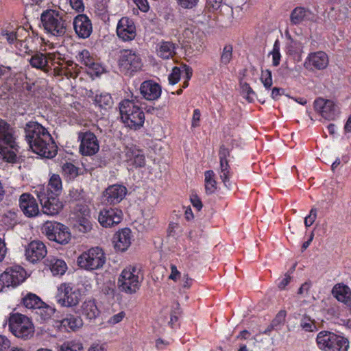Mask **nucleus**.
Wrapping results in <instances>:
<instances>
[{
	"mask_svg": "<svg viewBox=\"0 0 351 351\" xmlns=\"http://www.w3.org/2000/svg\"><path fill=\"white\" fill-rule=\"evenodd\" d=\"M82 291L71 283H62L58 287L56 300L58 304L64 307L77 306L82 299Z\"/></svg>",
	"mask_w": 351,
	"mask_h": 351,
	"instance_id": "9d476101",
	"label": "nucleus"
},
{
	"mask_svg": "<svg viewBox=\"0 0 351 351\" xmlns=\"http://www.w3.org/2000/svg\"><path fill=\"white\" fill-rule=\"evenodd\" d=\"M45 264L49 267L53 275H62L67 269V265L64 261L54 256L48 257Z\"/></svg>",
	"mask_w": 351,
	"mask_h": 351,
	"instance_id": "473e14b6",
	"label": "nucleus"
},
{
	"mask_svg": "<svg viewBox=\"0 0 351 351\" xmlns=\"http://www.w3.org/2000/svg\"><path fill=\"white\" fill-rule=\"evenodd\" d=\"M204 185L206 194H213L217 190V182L215 180V174L213 170L206 171L204 172Z\"/></svg>",
	"mask_w": 351,
	"mask_h": 351,
	"instance_id": "c9c22d12",
	"label": "nucleus"
},
{
	"mask_svg": "<svg viewBox=\"0 0 351 351\" xmlns=\"http://www.w3.org/2000/svg\"><path fill=\"white\" fill-rule=\"evenodd\" d=\"M184 42L188 44L191 49L198 52L203 50V33L195 26H190L184 29L182 33Z\"/></svg>",
	"mask_w": 351,
	"mask_h": 351,
	"instance_id": "f3484780",
	"label": "nucleus"
},
{
	"mask_svg": "<svg viewBox=\"0 0 351 351\" xmlns=\"http://www.w3.org/2000/svg\"><path fill=\"white\" fill-rule=\"evenodd\" d=\"M133 1L141 11L146 12L149 10V6L147 0H133Z\"/></svg>",
	"mask_w": 351,
	"mask_h": 351,
	"instance_id": "052dcab7",
	"label": "nucleus"
},
{
	"mask_svg": "<svg viewBox=\"0 0 351 351\" xmlns=\"http://www.w3.org/2000/svg\"><path fill=\"white\" fill-rule=\"evenodd\" d=\"M170 268L171 274L169 276V278L173 281H177V280L180 277V272L178 270L176 266L174 265H171Z\"/></svg>",
	"mask_w": 351,
	"mask_h": 351,
	"instance_id": "0e129e2a",
	"label": "nucleus"
},
{
	"mask_svg": "<svg viewBox=\"0 0 351 351\" xmlns=\"http://www.w3.org/2000/svg\"><path fill=\"white\" fill-rule=\"evenodd\" d=\"M80 139V152L84 156H92L96 154L99 149V142L96 136L86 132L79 135Z\"/></svg>",
	"mask_w": 351,
	"mask_h": 351,
	"instance_id": "6ab92c4d",
	"label": "nucleus"
},
{
	"mask_svg": "<svg viewBox=\"0 0 351 351\" xmlns=\"http://www.w3.org/2000/svg\"><path fill=\"white\" fill-rule=\"evenodd\" d=\"M117 63L120 72L128 76L140 71L143 65L140 54L133 49L121 50Z\"/></svg>",
	"mask_w": 351,
	"mask_h": 351,
	"instance_id": "0eeeda50",
	"label": "nucleus"
},
{
	"mask_svg": "<svg viewBox=\"0 0 351 351\" xmlns=\"http://www.w3.org/2000/svg\"><path fill=\"white\" fill-rule=\"evenodd\" d=\"M8 327L16 337L23 340L30 339L35 332L34 326L31 319L26 315L18 313L10 314Z\"/></svg>",
	"mask_w": 351,
	"mask_h": 351,
	"instance_id": "423d86ee",
	"label": "nucleus"
},
{
	"mask_svg": "<svg viewBox=\"0 0 351 351\" xmlns=\"http://www.w3.org/2000/svg\"><path fill=\"white\" fill-rule=\"evenodd\" d=\"M125 156L128 166L138 168L143 167L145 165V158L143 151L136 146L126 147Z\"/></svg>",
	"mask_w": 351,
	"mask_h": 351,
	"instance_id": "393cba45",
	"label": "nucleus"
},
{
	"mask_svg": "<svg viewBox=\"0 0 351 351\" xmlns=\"http://www.w3.org/2000/svg\"><path fill=\"white\" fill-rule=\"evenodd\" d=\"M118 38L123 42L133 40L136 36V28L134 21L128 17H122L117 25Z\"/></svg>",
	"mask_w": 351,
	"mask_h": 351,
	"instance_id": "dca6fc26",
	"label": "nucleus"
},
{
	"mask_svg": "<svg viewBox=\"0 0 351 351\" xmlns=\"http://www.w3.org/2000/svg\"><path fill=\"white\" fill-rule=\"evenodd\" d=\"M73 28L75 34L80 38H88L92 32V23L85 14H78L73 19Z\"/></svg>",
	"mask_w": 351,
	"mask_h": 351,
	"instance_id": "4be33fe9",
	"label": "nucleus"
},
{
	"mask_svg": "<svg viewBox=\"0 0 351 351\" xmlns=\"http://www.w3.org/2000/svg\"><path fill=\"white\" fill-rule=\"evenodd\" d=\"M315 20V14L307 8L296 7L290 14V21L293 25H298Z\"/></svg>",
	"mask_w": 351,
	"mask_h": 351,
	"instance_id": "bb28decb",
	"label": "nucleus"
},
{
	"mask_svg": "<svg viewBox=\"0 0 351 351\" xmlns=\"http://www.w3.org/2000/svg\"><path fill=\"white\" fill-rule=\"evenodd\" d=\"M23 32H25L23 28H19L16 32H3L2 33V36L8 42V43L15 45L16 43V40L19 38V34Z\"/></svg>",
	"mask_w": 351,
	"mask_h": 351,
	"instance_id": "de8ad7c7",
	"label": "nucleus"
},
{
	"mask_svg": "<svg viewBox=\"0 0 351 351\" xmlns=\"http://www.w3.org/2000/svg\"><path fill=\"white\" fill-rule=\"evenodd\" d=\"M201 117V112L199 109L193 110L191 125L193 128H196L199 125V121Z\"/></svg>",
	"mask_w": 351,
	"mask_h": 351,
	"instance_id": "e2e57ef3",
	"label": "nucleus"
},
{
	"mask_svg": "<svg viewBox=\"0 0 351 351\" xmlns=\"http://www.w3.org/2000/svg\"><path fill=\"white\" fill-rule=\"evenodd\" d=\"M95 102L98 106L107 108L112 104V99L110 94L104 93L97 95Z\"/></svg>",
	"mask_w": 351,
	"mask_h": 351,
	"instance_id": "ea45409f",
	"label": "nucleus"
},
{
	"mask_svg": "<svg viewBox=\"0 0 351 351\" xmlns=\"http://www.w3.org/2000/svg\"><path fill=\"white\" fill-rule=\"evenodd\" d=\"M57 323L59 324L58 327L60 330L67 332L76 331L83 326V321L82 318L73 315H69Z\"/></svg>",
	"mask_w": 351,
	"mask_h": 351,
	"instance_id": "c756f323",
	"label": "nucleus"
},
{
	"mask_svg": "<svg viewBox=\"0 0 351 351\" xmlns=\"http://www.w3.org/2000/svg\"><path fill=\"white\" fill-rule=\"evenodd\" d=\"M260 80L265 89L269 90L273 84L271 71L269 69L261 70Z\"/></svg>",
	"mask_w": 351,
	"mask_h": 351,
	"instance_id": "79ce46f5",
	"label": "nucleus"
},
{
	"mask_svg": "<svg viewBox=\"0 0 351 351\" xmlns=\"http://www.w3.org/2000/svg\"><path fill=\"white\" fill-rule=\"evenodd\" d=\"M69 2L72 9L79 12L84 11V5L83 0H70Z\"/></svg>",
	"mask_w": 351,
	"mask_h": 351,
	"instance_id": "13d9d810",
	"label": "nucleus"
},
{
	"mask_svg": "<svg viewBox=\"0 0 351 351\" xmlns=\"http://www.w3.org/2000/svg\"><path fill=\"white\" fill-rule=\"evenodd\" d=\"M319 348L325 351H347L349 342L343 337L329 331H321L317 336Z\"/></svg>",
	"mask_w": 351,
	"mask_h": 351,
	"instance_id": "1a4fd4ad",
	"label": "nucleus"
},
{
	"mask_svg": "<svg viewBox=\"0 0 351 351\" xmlns=\"http://www.w3.org/2000/svg\"><path fill=\"white\" fill-rule=\"evenodd\" d=\"M45 245L40 241L35 240L30 242L25 248L26 258L32 263L42 260L47 255Z\"/></svg>",
	"mask_w": 351,
	"mask_h": 351,
	"instance_id": "412c9836",
	"label": "nucleus"
},
{
	"mask_svg": "<svg viewBox=\"0 0 351 351\" xmlns=\"http://www.w3.org/2000/svg\"><path fill=\"white\" fill-rule=\"evenodd\" d=\"M143 279L144 275L140 267L129 265L119 274L117 286L121 291L134 294L140 289Z\"/></svg>",
	"mask_w": 351,
	"mask_h": 351,
	"instance_id": "7ed1b4c3",
	"label": "nucleus"
},
{
	"mask_svg": "<svg viewBox=\"0 0 351 351\" xmlns=\"http://www.w3.org/2000/svg\"><path fill=\"white\" fill-rule=\"evenodd\" d=\"M232 58V47L231 45H226L222 51L220 63L222 65L228 64Z\"/></svg>",
	"mask_w": 351,
	"mask_h": 351,
	"instance_id": "c03bdc74",
	"label": "nucleus"
},
{
	"mask_svg": "<svg viewBox=\"0 0 351 351\" xmlns=\"http://www.w3.org/2000/svg\"><path fill=\"white\" fill-rule=\"evenodd\" d=\"M220 162H227V157L229 156V150L224 146H221L219 152Z\"/></svg>",
	"mask_w": 351,
	"mask_h": 351,
	"instance_id": "338daca9",
	"label": "nucleus"
},
{
	"mask_svg": "<svg viewBox=\"0 0 351 351\" xmlns=\"http://www.w3.org/2000/svg\"><path fill=\"white\" fill-rule=\"evenodd\" d=\"M62 189V180L59 175L53 174L49 181L48 186L46 188V191L48 190L50 194L58 195Z\"/></svg>",
	"mask_w": 351,
	"mask_h": 351,
	"instance_id": "e433bc0d",
	"label": "nucleus"
},
{
	"mask_svg": "<svg viewBox=\"0 0 351 351\" xmlns=\"http://www.w3.org/2000/svg\"><path fill=\"white\" fill-rule=\"evenodd\" d=\"M291 279V276L288 273L285 274L284 278L279 282L278 287L280 289H284L286 287V286L290 282Z\"/></svg>",
	"mask_w": 351,
	"mask_h": 351,
	"instance_id": "774afa93",
	"label": "nucleus"
},
{
	"mask_svg": "<svg viewBox=\"0 0 351 351\" xmlns=\"http://www.w3.org/2000/svg\"><path fill=\"white\" fill-rule=\"evenodd\" d=\"M106 261L101 248L95 247L83 252L77 258V264L86 270L98 269L103 267Z\"/></svg>",
	"mask_w": 351,
	"mask_h": 351,
	"instance_id": "9b49d317",
	"label": "nucleus"
},
{
	"mask_svg": "<svg viewBox=\"0 0 351 351\" xmlns=\"http://www.w3.org/2000/svg\"><path fill=\"white\" fill-rule=\"evenodd\" d=\"M27 39H20L19 38L18 40H16V43L15 44L16 48L21 53H27L30 50L29 49V47L27 46Z\"/></svg>",
	"mask_w": 351,
	"mask_h": 351,
	"instance_id": "3c124183",
	"label": "nucleus"
},
{
	"mask_svg": "<svg viewBox=\"0 0 351 351\" xmlns=\"http://www.w3.org/2000/svg\"><path fill=\"white\" fill-rule=\"evenodd\" d=\"M62 174L68 180H71L78 176V169L70 162L64 164L62 167Z\"/></svg>",
	"mask_w": 351,
	"mask_h": 351,
	"instance_id": "58836bf2",
	"label": "nucleus"
},
{
	"mask_svg": "<svg viewBox=\"0 0 351 351\" xmlns=\"http://www.w3.org/2000/svg\"><path fill=\"white\" fill-rule=\"evenodd\" d=\"M8 148L12 150L10 152L8 160L14 162L16 157L14 151L18 148L16 131L5 120L0 119V154L4 155Z\"/></svg>",
	"mask_w": 351,
	"mask_h": 351,
	"instance_id": "6e6552de",
	"label": "nucleus"
},
{
	"mask_svg": "<svg viewBox=\"0 0 351 351\" xmlns=\"http://www.w3.org/2000/svg\"><path fill=\"white\" fill-rule=\"evenodd\" d=\"M127 189L120 184H113L108 186L105 192L104 197L109 204H117L120 202L125 196Z\"/></svg>",
	"mask_w": 351,
	"mask_h": 351,
	"instance_id": "cd10ccee",
	"label": "nucleus"
},
{
	"mask_svg": "<svg viewBox=\"0 0 351 351\" xmlns=\"http://www.w3.org/2000/svg\"><path fill=\"white\" fill-rule=\"evenodd\" d=\"M119 112L123 123L134 130L141 128L145 122V114L134 100L124 99L119 104Z\"/></svg>",
	"mask_w": 351,
	"mask_h": 351,
	"instance_id": "20e7f679",
	"label": "nucleus"
},
{
	"mask_svg": "<svg viewBox=\"0 0 351 351\" xmlns=\"http://www.w3.org/2000/svg\"><path fill=\"white\" fill-rule=\"evenodd\" d=\"M183 69H184V82H183V86L182 87L184 88H186L188 86H189V80L192 77V74H193V71L191 69V68L186 64L183 65Z\"/></svg>",
	"mask_w": 351,
	"mask_h": 351,
	"instance_id": "6e6d98bb",
	"label": "nucleus"
},
{
	"mask_svg": "<svg viewBox=\"0 0 351 351\" xmlns=\"http://www.w3.org/2000/svg\"><path fill=\"white\" fill-rule=\"evenodd\" d=\"M181 75L183 77L184 75L183 66L181 67H174L169 75V84L172 85L176 84L180 80Z\"/></svg>",
	"mask_w": 351,
	"mask_h": 351,
	"instance_id": "49530a36",
	"label": "nucleus"
},
{
	"mask_svg": "<svg viewBox=\"0 0 351 351\" xmlns=\"http://www.w3.org/2000/svg\"><path fill=\"white\" fill-rule=\"evenodd\" d=\"M30 64L45 73L51 72L53 76L63 79L75 78L79 73L77 65L73 61H65L64 58L58 51L36 53L29 60Z\"/></svg>",
	"mask_w": 351,
	"mask_h": 351,
	"instance_id": "f257e3e1",
	"label": "nucleus"
},
{
	"mask_svg": "<svg viewBox=\"0 0 351 351\" xmlns=\"http://www.w3.org/2000/svg\"><path fill=\"white\" fill-rule=\"evenodd\" d=\"M272 55V64L274 66H277L280 64L281 55L280 52V43L276 40L274 44L273 49L271 52Z\"/></svg>",
	"mask_w": 351,
	"mask_h": 351,
	"instance_id": "8fccbe9b",
	"label": "nucleus"
},
{
	"mask_svg": "<svg viewBox=\"0 0 351 351\" xmlns=\"http://www.w3.org/2000/svg\"><path fill=\"white\" fill-rule=\"evenodd\" d=\"M333 296L339 301L344 304L351 298V291L348 286L344 284H337L332 290Z\"/></svg>",
	"mask_w": 351,
	"mask_h": 351,
	"instance_id": "72a5a7b5",
	"label": "nucleus"
},
{
	"mask_svg": "<svg viewBox=\"0 0 351 351\" xmlns=\"http://www.w3.org/2000/svg\"><path fill=\"white\" fill-rule=\"evenodd\" d=\"M35 191L44 214L53 216L61 211L63 204L58 198L57 195L50 194L48 190L46 191L44 186H38Z\"/></svg>",
	"mask_w": 351,
	"mask_h": 351,
	"instance_id": "f8f14e48",
	"label": "nucleus"
},
{
	"mask_svg": "<svg viewBox=\"0 0 351 351\" xmlns=\"http://www.w3.org/2000/svg\"><path fill=\"white\" fill-rule=\"evenodd\" d=\"M10 346V340L5 336L0 335V351H5Z\"/></svg>",
	"mask_w": 351,
	"mask_h": 351,
	"instance_id": "69168bd1",
	"label": "nucleus"
},
{
	"mask_svg": "<svg viewBox=\"0 0 351 351\" xmlns=\"http://www.w3.org/2000/svg\"><path fill=\"white\" fill-rule=\"evenodd\" d=\"M82 314L87 319L91 320L95 319L99 314V311L95 300H88L82 305Z\"/></svg>",
	"mask_w": 351,
	"mask_h": 351,
	"instance_id": "f704fd0d",
	"label": "nucleus"
},
{
	"mask_svg": "<svg viewBox=\"0 0 351 351\" xmlns=\"http://www.w3.org/2000/svg\"><path fill=\"white\" fill-rule=\"evenodd\" d=\"M191 202L197 210L199 211L202 208V203L200 198L196 194H192L190 197Z\"/></svg>",
	"mask_w": 351,
	"mask_h": 351,
	"instance_id": "bf43d9fd",
	"label": "nucleus"
},
{
	"mask_svg": "<svg viewBox=\"0 0 351 351\" xmlns=\"http://www.w3.org/2000/svg\"><path fill=\"white\" fill-rule=\"evenodd\" d=\"M125 313L123 311L119 312L117 314L112 315L108 320V323L110 325H115L119 322H121L125 317Z\"/></svg>",
	"mask_w": 351,
	"mask_h": 351,
	"instance_id": "4d7b16f0",
	"label": "nucleus"
},
{
	"mask_svg": "<svg viewBox=\"0 0 351 351\" xmlns=\"http://www.w3.org/2000/svg\"><path fill=\"white\" fill-rule=\"evenodd\" d=\"M19 206L24 215L28 217H35L39 214L38 205L31 194H22L19 199Z\"/></svg>",
	"mask_w": 351,
	"mask_h": 351,
	"instance_id": "5701e85b",
	"label": "nucleus"
},
{
	"mask_svg": "<svg viewBox=\"0 0 351 351\" xmlns=\"http://www.w3.org/2000/svg\"><path fill=\"white\" fill-rule=\"evenodd\" d=\"M286 315L287 312L285 310L280 311L271 322L273 326L277 327L278 326L283 324L285 320Z\"/></svg>",
	"mask_w": 351,
	"mask_h": 351,
	"instance_id": "603ef678",
	"label": "nucleus"
},
{
	"mask_svg": "<svg viewBox=\"0 0 351 351\" xmlns=\"http://www.w3.org/2000/svg\"><path fill=\"white\" fill-rule=\"evenodd\" d=\"M178 7L184 10H193L199 4V0H175Z\"/></svg>",
	"mask_w": 351,
	"mask_h": 351,
	"instance_id": "09e8293b",
	"label": "nucleus"
},
{
	"mask_svg": "<svg viewBox=\"0 0 351 351\" xmlns=\"http://www.w3.org/2000/svg\"><path fill=\"white\" fill-rule=\"evenodd\" d=\"M24 130L25 140L33 152L47 158L56 155L58 147L48 130L41 124L29 121Z\"/></svg>",
	"mask_w": 351,
	"mask_h": 351,
	"instance_id": "f03ea898",
	"label": "nucleus"
},
{
	"mask_svg": "<svg viewBox=\"0 0 351 351\" xmlns=\"http://www.w3.org/2000/svg\"><path fill=\"white\" fill-rule=\"evenodd\" d=\"M132 241V232L129 228H123L118 231L113 237L114 248L117 250L124 252L130 246Z\"/></svg>",
	"mask_w": 351,
	"mask_h": 351,
	"instance_id": "c85d7f7f",
	"label": "nucleus"
},
{
	"mask_svg": "<svg viewBox=\"0 0 351 351\" xmlns=\"http://www.w3.org/2000/svg\"><path fill=\"white\" fill-rule=\"evenodd\" d=\"M176 44L171 41H160L156 45V54L162 59H169L176 55Z\"/></svg>",
	"mask_w": 351,
	"mask_h": 351,
	"instance_id": "7c9ffc66",
	"label": "nucleus"
},
{
	"mask_svg": "<svg viewBox=\"0 0 351 351\" xmlns=\"http://www.w3.org/2000/svg\"><path fill=\"white\" fill-rule=\"evenodd\" d=\"M300 327L306 332H313L317 330V326L314 319L309 316L304 315L300 320Z\"/></svg>",
	"mask_w": 351,
	"mask_h": 351,
	"instance_id": "a19ab883",
	"label": "nucleus"
},
{
	"mask_svg": "<svg viewBox=\"0 0 351 351\" xmlns=\"http://www.w3.org/2000/svg\"><path fill=\"white\" fill-rule=\"evenodd\" d=\"M313 105L315 112L327 120H334L339 113V108L330 99L319 97L314 101Z\"/></svg>",
	"mask_w": 351,
	"mask_h": 351,
	"instance_id": "2eb2a0df",
	"label": "nucleus"
},
{
	"mask_svg": "<svg viewBox=\"0 0 351 351\" xmlns=\"http://www.w3.org/2000/svg\"><path fill=\"white\" fill-rule=\"evenodd\" d=\"M223 3V0H206V7L213 10L219 9Z\"/></svg>",
	"mask_w": 351,
	"mask_h": 351,
	"instance_id": "680f3d73",
	"label": "nucleus"
},
{
	"mask_svg": "<svg viewBox=\"0 0 351 351\" xmlns=\"http://www.w3.org/2000/svg\"><path fill=\"white\" fill-rule=\"evenodd\" d=\"M219 176L224 185L230 189L231 187V184L230 182V178L231 177V173L230 171V166L227 162H220V171H219Z\"/></svg>",
	"mask_w": 351,
	"mask_h": 351,
	"instance_id": "4c0bfd02",
	"label": "nucleus"
},
{
	"mask_svg": "<svg viewBox=\"0 0 351 351\" xmlns=\"http://www.w3.org/2000/svg\"><path fill=\"white\" fill-rule=\"evenodd\" d=\"M123 219L121 210L115 208H105L100 210L98 221L104 228L119 224Z\"/></svg>",
	"mask_w": 351,
	"mask_h": 351,
	"instance_id": "a211bd4d",
	"label": "nucleus"
},
{
	"mask_svg": "<svg viewBox=\"0 0 351 351\" xmlns=\"http://www.w3.org/2000/svg\"><path fill=\"white\" fill-rule=\"evenodd\" d=\"M108 345L104 342H95L93 343L88 351H107Z\"/></svg>",
	"mask_w": 351,
	"mask_h": 351,
	"instance_id": "5fc2aeb1",
	"label": "nucleus"
},
{
	"mask_svg": "<svg viewBox=\"0 0 351 351\" xmlns=\"http://www.w3.org/2000/svg\"><path fill=\"white\" fill-rule=\"evenodd\" d=\"M82 343L77 341H70L64 343L60 348V351H82Z\"/></svg>",
	"mask_w": 351,
	"mask_h": 351,
	"instance_id": "37998d69",
	"label": "nucleus"
},
{
	"mask_svg": "<svg viewBox=\"0 0 351 351\" xmlns=\"http://www.w3.org/2000/svg\"><path fill=\"white\" fill-rule=\"evenodd\" d=\"M329 63L328 55L322 51L310 53L306 57L304 66L308 70H323L326 69Z\"/></svg>",
	"mask_w": 351,
	"mask_h": 351,
	"instance_id": "aec40b11",
	"label": "nucleus"
},
{
	"mask_svg": "<svg viewBox=\"0 0 351 351\" xmlns=\"http://www.w3.org/2000/svg\"><path fill=\"white\" fill-rule=\"evenodd\" d=\"M76 59L96 75L101 73L103 71L101 64L96 61L95 57L87 49L79 51L76 56Z\"/></svg>",
	"mask_w": 351,
	"mask_h": 351,
	"instance_id": "b1692460",
	"label": "nucleus"
},
{
	"mask_svg": "<svg viewBox=\"0 0 351 351\" xmlns=\"http://www.w3.org/2000/svg\"><path fill=\"white\" fill-rule=\"evenodd\" d=\"M43 230L49 240L60 244L68 243L71 237L69 228L58 222H47Z\"/></svg>",
	"mask_w": 351,
	"mask_h": 351,
	"instance_id": "ddd939ff",
	"label": "nucleus"
},
{
	"mask_svg": "<svg viewBox=\"0 0 351 351\" xmlns=\"http://www.w3.org/2000/svg\"><path fill=\"white\" fill-rule=\"evenodd\" d=\"M161 93L160 86L152 80L145 81L141 84L140 93L146 100H156L160 97Z\"/></svg>",
	"mask_w": 351,
	"mask_h": 351,
	"instance_id": "a878e982",
	"label": "nucleus"
},
{
	"mask_svg": "<svg viewBox=\"0 0 351 351\" xmlns=\"http://www.w3.org/2000/svg\"><path fill=\"white\" fill-rule=\"evenodd\" d=\"M25 271L19 265L10 267L0 275V285L15 287L25 279Z\"/></svg>",
	"mask_w": 351,
	"mask_h": 351,
	"instance_id": "4468645a",
	"label": "nucleus"
},
{
	"mask_svg": "<svg viewBox=\"0 0 351 351\" xmlns=\"http://www.w3.org/2000/svg\"><path fill=\"white\" fill-rule=\"evenodd\" d=\"M22 304L29 309H38L40 311V314L43 315V311L45 303L42 300L34 293H27L22 298Z\"/></svg>",
	"mask_w": 351,
	"mask_h": 351,
	"instance_id": "2f4dec72",
	"label": "nucleus"
},
{
	"mask_svg": "<svg viewBox=\"0 0 351 351\" xmlns=\"http://www.w3.org/2000/svg\"><path fill=\"white\" fill-rule=\"evenodd\" d=\"M77 228L80 232L86 233L93 228V224L86 217L80 218L77 221Z\"/></svg>",
	"mask_w": 351,
	"mask_h": 351,
	"instance_id": "a18cd8bd",
	"label": "nucleus"
},
{
	"mask_svg": "<svg viewBox=\"0 0 351 351\" xmlns=\"http://www.w3.org/2000/svg\"><path fill=\"white\" fill-rule=\"evenodd\" d=\"M317 218V210L316 208H311L310 213L304 219V224L306 227H310L315 222Z\"/></svg>",
	"mask_w": 351,
	"mask_h": 351,
	"instance_id": "864d4df0",
	"label": "nucleus"
},
{
	"mask_svg": "<svg viewBox=\"0 0 351 351\" xmlns=\"http://www.w3.org/2000/svg\"><path fill=\"white\" fill-rule=\"evenodd\" d=\"M65 16L64 13L56 10L44 11L40 16L44 29L53 36L62 37L67 29Z\"/></svg>",
	"mask_w": 351,
	"mask_h": 351,
	"instance_id": "39448f33",
	"label": "nucleus"
}]
</instances>
